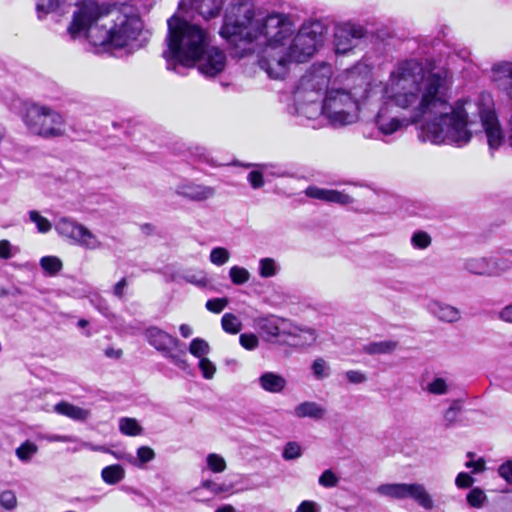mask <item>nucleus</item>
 Returning <instances> with one entry per match:
<instances>
[{
	"instance_id": "obj_11",
	"label": "nucleus",
	"mask_w": 512,
	"mask_h": 512,
	"mask_svg": "<svg viewBox=\"0 0 512 512\" xmlns=\"http://www.w3.org/2000/svg\"><path fill=\"white\" fill-rule=\"evenodd\" d=\"M331 75L330 65L315 64L302 76L297 91L321 98V92L327 89Z\"/></svg>"
},
{
	"instance_id": "obj_42",
	"label": "nucleus",
	"mask_w": 512,
	"mask_h": 512,
	"mask_svg": "<svg viewBox=\"0 0 512 512\" xmlns=\"http://www.w3.org/2000/svg\"><path fill=\"white\" fill-rule=\"evenodd\" d=\"M486 499L487 497L485 493L480 488H473L467 494V502L471 507L474 508L482 507Z\"/></svg>"
},
{
	"instance_id": "obj_13",
	"label": "nucleus",
	"mask_w": 512,
	"mask_h": 512,
	"mask_svg": "<svg viewBox=\"0 0 512 512\" xmlns=\"http://www.w3.org/2000/svg\"><path fill=\"white\" fill-rule=\"evenodd\" d=\"M176 193L192 202H204L216 195V188L194 180L185 179L177 185Z\"/></svg>"
},
{
	"instance_id": "obj_43",
	"label": "nucleus",
	"mask_w": 512,
	"mask_h": 512,
	"mask_svg": "<svg viewBox=\"0 0 512 512\" xmlns=\"http://www.w3.org/2000/svg\"><path fill=\"white\" fill-rule=\"evenodd\" d=\"M395 24L394 20H389L386 23V45H390L388 39L395 38L397 41H401L406 37L405 31L399 27H394Z\"/></svg>"
},
{
	"instance_id": "obj_57",
	"label": "nucleus",
	"mask_w": 512,
	"mask_h": 512,
	"mask_svg": "<svg viewBox=\"0 0 512 512\" xmlns=\"http://www.w3.org/2000/svg\"><path fill=\"white\" fill-rule=\"evenodd\" d=\"M466 468L471 469L473 474L483 472L485 470V461L482 458L478 460H470L465 463Z\"/></svg>"
},
{
	"instance_id": "obj_64",
	"label": "nucleus",
	"mask_w": 512,
	"mask_h": 512,
	"mask_svg": "<svg viewBox=\"0 0 512 512\" xmlns=\"http://www.w3.org/2000/svg\"><path fill=\"white\" fill-rule=\"evenodd\" d=\"M179 331L182 337L188 338L193 334L192 328L188 324H181Z\"/></svg>"
},
{
	"instance_id": "obj_33",
	"label": "nucleus",
	"mask_w": 512,
	"mask_h": 512,
	"mask_svg": "<svg viewBox=\"0 0 512 512\" xmlns=\"http://www.w3.org/2000/svg\"><path fill=\"white\" fill-rule=\"evenodd\" d=\"M210 351V346L207 341L202 338H194L189 345V352L201 359L204 358Z\"/></svg>"
},
{
	"instance_id": "obj_30",
	"label": "nucleus",
	"mask_w": 512,
	"mask_h": 512,
	"mask_svg": "<svg viewBox=\"0 0 512 512\" xmlns=\"http://www.w3.org/2000/svg\"><path fill=\"white\" fill-rule=\"evenodd\" d=\"M40 266L49 276H55L61 271L63 264L56 256H44L40 259Z\"/></svg>"
},
{
	"instance_id": "obj_60",
	"label": "nucleus",
	"mask_w": 512,
	"mask_h": 512,
	"mask_svg": "<svg viewBox=\"0 0 512 512\" xmlns=\"http://www.w3.org/2000/svg\"><path fill=\"white\" fill-rule=\"evenodd\" d=\"M184 279L187 282L194 284L196 286H199V287L206 286V284H207L206 278L202 275L188 274V275L184 276Z\"/></svg>"
},
{
	"instance_id": "obj_9",
	"label": "nucleus",
	"mask_w": 512,
	"mask_h": 512,
	"mask_svg": "<svg viewBox=\"0 0 512 512\" xmlns=\"http://www.w3.org/2000/svg\"><path fill=\"white\" fill-rule=\"evenodd\" d=\"M368 35L367 29L360 23L346 21L334 27V47L337 54H346L356 48Z\"/></svg>"
},
{
	"instance_id": "obj_62",
	"label": "nucleus",
	"mask_w": 512,
	"mask_h": 512,
	"mask_svg": "<svg viewBox=\"0 0 512 512\" xmlns=\"http://www.w3.org/2000/svg\"><path fill=\"white\" fill-rule=\"evenodd\" d=\"M127 286V280L126 278H122L120 281H118L114 288L113 293L116 297L122 298L124 296V289Z\"/></svg>"
},
{
	"instance_id": "obj_5",
	"label": "nucleus",
	"mask_w": 512,
	"mask_h": 512,
	"mask_svg": "<svg viewBox=\"0 0 512 512\" xmlns=\"http://www.w3.org/2000/svg\"><path fill=\"white\" fill-rule=\"evenodd\" d=\"M112 6L105 3H98L94 0H84L76 4L73 18L67 28L72 38L85 35L92 44H97V39L104 30L103 25L109 17Z\"/></svg>"
},
{
	"instance_id": "obj_54",
	"label": "nucleus",
	"mask_w": 512,
	"mask_h": 512,
	"mask_svg": "<svg viewBox=\"0 0 512 512\" xmlns=\"http://www.w3.org/2000/svg\"><path fill=\"white\" fill-rule=\"evenodd\" d=\"M345 376L352 384H361L367 380L366 375L358 370H349L345 373Z\"/></svg>"
},
{
	"instance_id": "obj_44",
	"label": "nucleus",
	"mask_w": 512,
	"mask_h": 512,
	"mask_svg": "<svg viewBox=\"0 0 512 512\" xmlns=\"http://www.w3.org/2000/svg\"><path fill=\"white\" fill-rule=\"evenodd\" d=\"M411 243L416 249H426L431 244V237L424 231H416L411 237Z\"/></svg>"
},
{
	"instance_id": "obj_36",
	"label": "nucleus",
	"mask_w": 512,
	"mask_h": 512,
	"mask_svg": "<svg viewBox=\"0 0 512 512\" xmlns=\"http://www.w3.org/2000/svg\"><path fill=\"white\" fill-rule=\"evenodd\" d=\"M229 277L233 284L242 285L249 281L250 273L244 267L232 266L229 270Z\"/></svg>"
},
{
	"instance_id": "obj_22",
	"label": "nucleus",
	"mask_w": 512,
	"mask_h": 512,
	"mask_svg": "<svg viewBox=\"0 0 512 512\" xmlns=\"http://www.w3.org/2000/svg\"><path fill=\"white\" fill-rule=\"evenodd\" d=\"M326 414V409L313 401H305L298 404L294 409V415L298 418H311L320 420Z\"/></svg>"
},
{
	"instance_id": "obj_37",
	"label": "nucleus",
	"mask_w": 512,
	"mask_h": 512,
	"mask_svg": "<svg viewBox=\"0 0 512 512\" xmlns=\"http://www.w3.org/2000/svg\"><path fill=\"white\" fill-rule=\"evenodd\" d=\"M303 454L302 447L295 441L288 442L283 449L282 457L289 460H296Z\"/></svg>"
},
{
	"instance_id": "obj_1",
	"label": "nucleus",
	"mask_w": 512,
	"mask_h": 512,
	"mask_svg": "<svg viewBox=\"0 0 512 512\" xmlns=\"http://www.w3.org/2000/svg\"><path fill=\"white\" fill-rule=\"evenodd\" d=\"M390 81L396 89L392 101L409 109L410 117L392 118L386 124V136L425 121L418 134L422 142L462 147L482 127L492 156L504 143V131L491 93L481 92L473 99H460L450 105L453 81L447 69L425 71L419 61L406 60L391 72Z\"/></svg>"
},
{
	"instance_id": "obj_52",
	"label": "nucleus",
	"mask_w": 512,
	"mask_h": 512,
	"mask_svg": "<svg viewBox=\"0 0 512 512\" xmlns=\"http://www.w3.org/2000/svg\"><path fill=\"white\" fill-rule=\"evenodd\" d=\"M263 170H253L248 174V181L252 188L259 189L264 185Z\"/></svg>"
},
{
	"instance_id": "obj_25",
	"label": "nucleus",
	"mask_w": 512,
	"mask_h": 512,
	"mask_svg": "<svg viewBox=\"0 0 512 512\" xmlns=\"http://www.w3.org/2000/svg\"><path fill=\"white\" fill-rule=\"evenodd\" d=\"M101 477L105 483L115 485L125 477V470L119 464L109 465L102 469Z\"/></svg>"
},
{
	"instance_id": "obj_45",
	"label": "nucleus",
	"mask_w": 512,
	"mask_h": 512,
	"mask_svg": "<svg viewBox=\"0 0 512 512\" xmlns=\"http://www.w3.org/2000/svg\"><path fill=\"white\" fill-rule=\"evenodd\" d=\"M338 482V477L331 469L323 471V473L320 475L318 479L319 485L325 488L335 487L338 484Z\"/></svg>"
},
{
	"instance_id": "obj_26",
	"label": "nucleus",
	"mask_w": 512,
	"mask_h": 512,
	"mask_svg": "<svg viewBox=\"0 0 512 512\" xmlns=\"http://www.w3.org/2000/svg\"><path fill=\"white\" fill-rule=\"evenodd\" d=\"M38 452V446L29 441L26 440L23 442L18 448L15 450V454L17 458L24 463H28L32 460V458L37 454Z\"/></svg>"
},
{
	"instance_id": "obj_19",
	"label": "nucleus",
	"mask_w": 512,
	"mask_h": 512,
	"mask_svg": "<svg viewBox=\"0 0 512 512\" xmlns=\"http://www.w3.org/2000/svg\"><path fill=\"white\" fill-rule=\"evenodd\" d=\"M426 309L439 321L446 323L457 322L461 317L460 311L456 307L437 300H431L426 305Z\"/></svg>"
},
{
	"instance_id": "obj_29",
	"label": "nucleus",
	"mask_w": 512,
	"mask_h": 512,
	"mask_svg": "<svg viewBox=\"0 0 512 512\" xmlns=\"http://www.w3.org/2000/svg\"><path fill=\"white\" fill-rule=\"evenodd\" d=\"M279 271V265L270 257L261 258L259 260L258 272L262 278H270L275 276Z\"/></svg>"
},
{
	"instance_id": "obj_6",
	"label": "nucleus",
	"mask_w": 512,
	"mask_h": 512,
	"mask_svg": "<svg viewBox=\"0 0 512 512\" xmlns=\"http://www.w3.org/2000/svg\"><path fill=\"white\" fill-rule=\"evenodd\" d=\"M23 121L34 134L45 138L59 137L65 133V122L54 109L30 103L25 106Z\"/></svg>"
},
{
	"instance_id": "obj_23",
	"label": "nucleus",
	"mask_w": 512,
	"mask_h": 512,
	"mask_svg": "<svg viewBox=\"0 0 512 512\" xmlns=\"http://www.w3.org/2000/svg\"><path fill=\"white\" fill-rule=\"evenodd\" d=\"M54 410L57 413L69 417L75 421H85L90 416L89 410L75 406L68 402H60L56 404Z\"/></svg>"
},
{
	"instance_id": "obj_3",
	"label": "nucleus",
	"mask_w": 512,
	"mask_h": 512,
	"mask_svg": "<svg viewBox=\"0 0 512 512\" xmlns=\"http://www.w3.org/2000/svg\"><path fill=\"white\" fill-rule=\"evenodd\" d=\"M167 48L163 57L169 70L176 71L178 65L192 67L198 62L199 72L215 77L226 66V55L217 47L210 46L209 33L197 24L173 15L167 20Z\"/></svg>"
},
{
	"instance_id": "obj_59",
	"label": "nucleus",
	"mask_w": 512,
	"mask_h": 512,
	"mask_svg": "<svg viewBox=\"0 0 512 512\" xmlns=\"http://www.w3.org/2000/svg\"><path fill=\"white\" fill-rule=\"evenodd\" d=\"M11 243L8 240H0V258L9 259L13 256L11 253Z\"/></svg>"
},
{
	"instance_id": "obj_24",
	"label": "nucleus",
	"mask_w": 512,
	"mask_h": 512,
	"mask_svg": "<svg viewBox=\"0 0 512 512\" xmlns=\"http://www.w3.org/2000/svg\"><path fill=\"white\" fill-rule=\"evenodd\" d=\"M491 277H499L512 269V251L505 256L490 257Z\"/></svg>"
},
{
	"instance_id": "obj_27",
	"label": "nucleus",
	"mask_w": 512,
	"mask_h": 512,
	"mask_svg": "<svg viewBox=\"0 0 512 512\" xmlns=\"http://www.w3.org/2000/svg\"><path fill=\"white\" fill-rule=\"evenodd\" d=\"M65 0H36V12L39 19H43L49 13L55 12Z\"/></svg>"
},
{
	"instance_id": "obj_20",
	"label": "nucleus",
	"mask_w": 512,
	"mask_h": 512,
	"mask_svg": "<svg viewBox=\"0 0 512 512\" xmlns=\"http://www.w3.org/2000/svg\"><path fill=\"white\" fill-rule=\"evenodd\" d=\"M258 384L265 392L278 394L284 391L287 381L282 375L267 371L259 376Z\"/></svg>"
},
{
	"instance_id": "obj_39",
	"label": "nucleus",
	"mask_w": 512,
	"mask_h": 512,
	"mask_svg": "<svg viewBox=\"0 0 512 512\" xmlns=\"http://www.w3.org/2000/svg\"><path fill=\"white\" fill-rule=\"evenodd\" d=\"M208 468L214 473H221L226 469L224 458L216 453H210L206 459Z\"/></svg>"
},
{
	"instance_id": "obj_58",
	"label": "nucleus",
	"mask_w": 512,
	"mask_h": 512,
	"mask_svg": "<svg viewBox=\"0 0 512 512\" xmlns=\"http://www.w3.org/2000/svg\"><path fill=\"white\" fill-rule=\"evenodd\" d=\"M498 318L505 323L512 324V303L504 306L498 312Z\"/></svg>"
},
{
	"instance_id": "obj_7",
	"label": "nucleus",
	"mask_w": 512,
	"mask_h": 512,
	"mask_svg": "<svg viewBox=\"0 0 512 512\" xmlns=\"http://www.w3.org/2000/svg\"><path fill=\"white\" fill-rule=\"evenodd\" d=\"M324 117L333 126L349 125L358 120L359 103L357 99L344 89H332L324 97Z\"/></svg>"
},
{
	"instance_id": "obj_21",
	"label": "nucleus",
	"mask_w": 512,
	"mask_h": 512,
	"mask_svg": "<svg viewBox=\"0 0 512 512\" xmlns=\"http://www.w3.org/2000/svg\"><path fill=\"white\" fill-rule=\"evenodd\" d=\"M462 267L470 274L491 277L490 257H471L464 259Z\"/></svg>"
},
{
	"instance_id": "obj_15",
	"label": "nucleus",
	"mask_w": 512,
	"mask_h": 512,
	"mask_svg": "<svg viewBox=\"0 0 512 512\" xmlns=\"http://www.w3.org/2000/svg\"><path fill=\"white\" fill-rule=\"evenodd\" d=\"M384 89L380 91V97L375 104H369V110L374 113L371 120H367L363 133L367 138L382 139L384 135V123L382 120V110L384 107Z\"/></svg>"
},
{
	"instance_id": "obj_53",
	"label": "nucleus",
	"mask_w": 512,
	"mask_h": 512,
	"mask_svg": "<svg viewBox=\"0 0 512 512\" xmlns=\"http://www.w3.org/2000/svg\"><path fill=\"white\" fill-rule=\"evenodd\" d=\"M473 483L474 478L465 472H460L455 479L456 486L462 489L470 488Z\"/></svg>"
},
{
	"instance_id": "obj_40",
	"label": "nucleus",
	"mask_w": 512,
	"mask_h": 512,
	"mask_svg": "<svg viewBox=\"0 0 512 512\" xmlns=\"http://www.w3.org/2000/svg\"><path fill=\"white\" fill-rule=\"evenodd\" d=\"M29 218L31 222L36 224L37 230L40 233H47L52 228L50 221L35 210L29 212Z\"/></svg>"
},
{
	"instance_id": "obj_48",
	"label": "nucleus",
	"mask_w": 512,
	"mask_h": 512,
	"mask_svg": "<svg viewBox=\"0 0 512 512\" xmlns=\"http://www.w3.org/2000/svg\"><path fill=\"white\" fill-rule=\"evenodd\" d=\"M239 342L246 350H254L258 347L259 340L256 335L252 333H243L239 337Z\"/></svg>"
},
{
	"instance_id": "obj_47",
	"label": "nucleus",
	"mask_w": 512,
	"mask_h": 512,
	"mask_svg": "<svg viewBox=\"0 0 512 512\" xmlns=\"http://www.w3.org/2000/svg\"><path fill=\"white\" fill-rule=\"evenodd\" d=\"M256 166L262 169L263 173L267 175H272L275 177H284L287 175L286 170L276 164H257Z\"/></svg>"
},
{
	"instance_id": "obj_12",
	"label": "nucleus",
	"mask_w": 512,
	"mask_h": 512,
	"mask_svg": "<svg viewBox=\"0 0 512 512\" xmlns=\"http://www.w3.org/2000/svg\"><path fill=\"white\" fill-rule=\"evenodd\" d=\"M386 496L398 499L411 498L426 510L434 507L431 495L422 484L418 483L386 484Z\"/></svg>"
},
{
	"instance_id": "obj_56",
	"label": "nucleus",
	"mask_w": 512,
	"mask_h": 512,
	"mask_svg": "<svg viewBox=\"0 0 512 512\" xmlns=\"http://www.w3.org/2000/svg\"><path fill=\"white\" fill-rule=\"evenodd\" d=\"M296 512H320V506L315 501L304 500L299 504Z\"/></svg>"
},
{
	"instance_id": "obj_51",
	"label": "nucleus",
	"mask_w": 512,
	"mask_h": 512,
	"mask_svg": "<svg viewBox=\"0 0 512 512\" xmlns=\"http://www.w3.org/2000/svg\"><path fill=\"white\" fill-rule=\"evenodd\" d=\"M498 474L508 484L512 485V459H509V460L503 462L498 467Z\"/></svg>"
},
{
	"instance_id": "obj_61",
	"label": "nucleus",
	"mask_w": 512,
	"mask_h": 512,
	"mask_svg": "<svg viewBox=\"0 0 512 512\" xmlns=\"http://www.w3.org/2000/svg\"><path fill=\"white\" fill-rule=\"evenodd\" d=\"M365 351L369 354H382L384 353V344L382 342L371 343L365 347Z\"/></svg>"
},
{
	"instance_id": "obj_38",
	"label": "nucleus",
	"mask_w": 512,
	"mask_h": 512,
	"mask_svg": "<svg viewBox=\"0 0 512 512\" xmlns=\"http://www.w3.org/2000/svg\"><path fill=\"white\" fill-rule=\"evenodd\" d=\"M17 497L14 491L4 490L0 493V507L12 511L17 507Z\"/></svg>"
},
{
	"instance_id": "obj_31",
	"label": "nucleus",
	"mask_w": 512,
	"mask_h": 512,
	"mask_svg": "<svg viewBox=\"0 0 512 512\" xmlns=\"http://www.w3.org/2000/svg\"><path fill=\"white\" fill-rule=\"evenodd\" d=\"M223 330L229 334H237L240 332L242 324L238 317L232 313H225L221 319Z\"/></svg>"
},
{
	"instance_id": "obj_35",
	"label": "nucleus",
	"mask_w": 512,
	"mask_h": 512,
	"mask_svg": "<svg viewBox=\"0 0 512 512\" xmlns=\"http://www.w3.org/2000/svg\"><path fill=\"white\" fill-rule=\"evenodd\" d=\"M461 410V402L459 400H454L444 413V423L446 427H451L456 423Z\"/></svg>"
},
{
	"instance_id": "obj_63",
	"label": "nucleus",
	"mask_w": 512,
	"mask_h": 512,
	"mask_svg": "<svg viewBox=\"0 0 512 512\" xmlns=\"http://www.w3.org/2000/svg\"><path fill=\"white\" fill-rule=\"evenodd\" d=\"M202 486L215 494L221 493L223 491V488L219 484L211 480L204 481Z\"/></svg>"
},
{
	"instance_id": "obj_2",
	"label": "nucleus",
	"mask_w": 512,
	"mask_h": 512,
	"mask_svg": "<svg viewBox=\"0 0 512 512\" xmlns=\"http://www.w3.org/2000/svg\"><path fill=\"white\" fill-rule=\"evenodd\" d=\"M295 28L280 13L256 11L251 0H232L226 7L220 36L238 58L256 53L258 65L270 78L282 79L290 63L305 62L324 42L325 26L320 21Z\"/></svg>"
},
{
	"instance_id": "obj_50",
	"label": "nucleus",
	"mask_w": 512,
	"mask_h": 512,
	"mask_svg": "<svg viewBox=\"0 0 512 512\" xmlns=\"http://www.w3.org/2000/svg\"><path fill=\"white\" fill-rule=\"evenodd\" d=\"M155 458V452L148 446H141L137 449V460L141 464H146Z\"/></svg>"
},
{
	"instance_id": "obj_32",
	"label": "nucleus",
	"mask_w": 512,
	"mask_h": 512,
	"mask_svg": "<svg viewBox=\"0 0 512 512\" xmlns=\"http://www.w3.org/2000/svg\"><path fill=\"white\" fill-rule=\"evenodd\" d=\"M311 370L317 380L328 378L331 374V368L323 358L315 359L311 365Z\"/></svg>"
},
{
	"instance_id": "obj_10",
	"label": "nucleus",
	"mask_w": 512,
	"mask_h": 512,
	"mask_svg": "<svg viewBox=\"0 0 512 512\" xmlns=\"http://www.w3.org/2000/svg\"><path fill=\"white\" fill-rule=\"evenodd\" d=\"M55 230L61 236L71 239L75 244L86 249L94 250L101 245L90 230L69 217L59 218L55 223Z\"/></svg>"
},
{
	"instance_id": "obj_49",
	"label": "nucleus",
	"mask_w": 512,
	"mask_h": 512,
	"mask_svg": "<svg viewBox=\"0 0 512 512\" xmlns=\"http://www.w3.org/2000/svg\"><path fill=\"white\" fill-rule=\"evenodd\" d=\"M199 369L205 379H212L216 372V366L206 357L199 360Z\"/></svg>"
},
{
	"instance_id": "obj_17",
	"label": "nucleus",
	"mask_w": 512,
	"mask_h": 512,
	"mask_svg": "<svg viewBox=\"0 0 512 512\" xmlns=\"http://www.w3.org/2000/svg\"><path fill=\"white\" fill-rule=\"evenodd\" d=\"M285 324V320L275 316L260 317L254 321L255 328L267 340L286 334L284 329Z\"/></svg>"
},
{
	"instance_id": "obj_14",
	"label": "nucleus",
	"mask_w": 512,
	"mask_h": 512,
	"mask_svg": "<svg viewBox=\"0 0 512 512\" xmlns=\"http://www.w3.org/2000/svg\"><path fill=\"white\" fill-rule=\"evenodd\" d=\"M296 98L298 100L295 106L297 115L306 119H315L320 115L324 116V104L321 98L301 91H296Z\"/></svg>"
},
{
	"instance_id": "obj_41",
	"label": "nucleus",
	"mask_w": 512,
	"mask_h": 512,
	"mask_svg": "<svg viewBox=\"0 0 512 512\" xmlns=\"http://www.w3.org/2000/svg\"><path fill=\"white\" fill-rule=\"evenodd\" d=\"M229 258L230 253L226 248L216 247L211 250L210 261L217 266L224 265L228 262Z\"/></svg>"
},
{
	"instance_id": "obj_4",
	"label": "nucleus",
	"mask_w": 512,
	"mask_h": 512,
	"mask_svg": "<svg viewBox=\"0 0 512 512\" xmlns=\"http://www.w3.org/2000/svg\"><path fill=\"white\" fill-rule=\"evenodd\" d=\"M104 30L97 39L100 46L130 48V51L142 47L139 36L143 22L131 6L123 4L120 8L112 6Z\"/></svg>"
},
{
	"instance_id": "obj_28",
	"label": "nucleus",
	"mask_w": 512,
	"mask_h": 512,
	"mask_svg": "<svg viewBox=\"0 0 512 512\" xmlns=\"http://www.w3.org/2000/svg\"><path fill=\"white\" fill-rule=\"evenodd\" d=\"M119 430L127 436H137L142 434V427L135 418L124 417L119 420Z\"/></svg>"
},
{
	"instance_id": "obj_34",
	"label": "nucleus",
	"mask_w": 512,
	"mask_h": 512,
	"mask_svg": "<svg viewBox=\"0 0 512 512\" xmlns=\"http://www.w3.org/2000/svg\"><path fill=\"white\" fill-rule=\"evenodd\" d=\"M425 390L433 395H445L448 393L449 387L444 378L435 377L427 384Z\"/></svg>"
},
{
	"instance_id": "obj_18",
	"label": "nucleus",
	"mask_w": 512,
	"mask_h": 512,
	"mask_svg": "<svg viewBox=\"0 0 512 512\" xmlns=\"http://www.w3.org/2000/svg\"><path fill=\"white\" fill-rule=\"evenodd\" d=\"M305 194L310 198L319 199L331 203H337L341 205L353 203V198L350 195L332 189H324L316 186H309L305 190Z\"/></svg>"
},
{
	"instance_id": "obj_8",
	"label": "nucleus",
	"mask_w": 512,
	"mask_h": 512,
	"mask_svg": "<svg viewBox=\"0 0 512 512\" xmlns=\"http://www.w3.org/2000/svg\"><path fill=\"white\" fill-rule=\"evenodd\" d=\"M144 336L149 345L160 352L173 365L183 371L189 369L185 345L178 338L157 326L148 327L144 332Z\"/></svg>"
},
{
	"instance_id": "obj_46",
	"label": "nucleus",
	"mask_w": 512,
	"mask_h": 512,
	"mask_svg": "<svg viewBox=\"0 0 512 512\" xmlns=\"http://www.w3.org/2000/svg\"><path fill=\"white\" fill-rule=\"evenodd\" d=\"M227 305V298H213L206 302L205 307L208 311L218 314L221 313Z\"/></svg>"
},
{
	"instance_id": "obj_16",
	"label": "nucleus",
	"mask_w": 512,
	"mask_h": 512,
	"mask_svg": "<svg viewBox=\"0 0 512 512\" xmlns=\"http://www.w3.org/2000/svg\"><path fill=\"white\" fill-rule=\"evenodd\" d=\"M225 0H181L179 10L190 8L208 20L219 15Z\"/></svg>"
},
{
	"instance_id": "obj_55",
	"label": "nucleus",
	"mask_w": 512,
	"mask_h": 512,
	"mask_svg": "<svg viewBox=\"0 0 512 512\" xmlns=\"http://www.w3.org/2000/svg\"><path fill=\"white\" fill-rule=\"evenodd\" d=\"M42 439L48 442H64L71 443L75 442L76 438L70 435H56V434H46L41 436Z\"/></svg>"
}]
</instances>
